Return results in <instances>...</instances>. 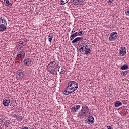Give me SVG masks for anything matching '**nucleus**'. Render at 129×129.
<instances>
[{"instance_id": "4be33fe9", "label": "nucleus", "mask_w": 129, "mask_h": 129, "mask_svg": "<svg viewBox=\"0 0 129 129\" xmlns=\"http://www.w3.org/2000/svg\"><path fill=\"white\" fill-rule=\"evenodd\" d=\"M121 69L122 70H126V69H128V66L126 64L123 65L121 67Z\"/></svg>"}, {"instance_id": "393cba45", "label": "nucleus", "mask_w": 129, "mask_h": 129, "mask_svg": "<svg viewBox=\"0 0 129 129\" xmlns=\"http://www.w3.org/2000/svg\"><path fill=\"white\" fill-rule=\"evenodd\" d=\"M69 0H61V5H65V4L68 3Z\"/></svg>"}, {"instance_id": "2f4dec72", "label": "nucleus", "mask_w": 129, "mask_h": 129, "mask_svg": "<svg viewBox=\"0 0 129 129\" xmlns=\"http://www.w3.org/2000/svg\"><path fill=\"white\" fill-rule=\"evenodd\" d=\"M22 129H28V127H23Z\"/></svg>"}, {"instance_id": "5701e85b", "label": "nucleus", "mask_w": 129, "mask_h": 129, "mask_svg": "<svg viewBox=\"0 0 129 129\" xmlns=\"http://www.w3.org/2000/svg\"><path fill=\"white\" fill-rule=\"evenodd\" d=\"M83 1V0H74V2L76 5H79V4L82 3Z\"/></svg>"}, {"instance_id": "bb28decb", "label": "nucleus", "mask_w": 129, "mask_h": 129, "mask_svg": "<svg viewBox=\"0 0 129 129\" xmlns=\"http://www.w3.org/2000/svg\"><path fill=\"white\" fill-rule=\"evenodd\" d=\"M16 118L19 121H21L22 120L23 118H22V117L20 116H17Z\"/></svg>"}, {"instance_id": "f704fd0d", "label": "nucleus", "mask_w": 129, "mask_h": 129, "mask_svg": "<svg viewBox=\"0 0 129 129\" xmlns=\"http://www.w3.org/2000/svg\"><path fill=\"white\" fill-rule=\"evenodd\" d=\"M124 102H125V103H126V102H127V100H125V101H124Z\"/></svg>"}, {"instance_id": "9d476101", "label": "nucleus", "mask_w": 129, "mask_h": 129, "mask_svg": "<svg viewBox=\"0 0 129 129\" xmlns=\"http://www.w3.org/2000/svg\"><path fill=\"white\" fill-rule=\"evenodd\" d=\"M24 64L26 66H29L32 64V58H27L26 59L24 60Z\"/></svg>"}, {"instance_id": "f8f14e48", "label": "nucleus", "mask_w": 129, "mask_h": 129, "mask_svg": "<svg viewBox=\"0 0 129 129\" xmlns=\"http://www.w3.org/2000/svg\"><path fill=\"white\" fill-rule=\"evenodd\" d=\"M11 100L10 99H6L3 101V104L4 106H9Z\"/></svg>"}, {"instance_id": "ddd939ff", "label": "nucleus", "mask_w": 129, "mask_h": 129, "mask_svg": "<svg viewBox=\"0 0 129 129\" xmlns=\"http://www.w3.org/2000/svg\"><path fill=\"white\" fill-rule=\"evenodd\" d=\"M7 30V24H0V32H5Z\"/></svg>"}, {"instance_id": "72a5a7b5", "label": "nucleus", "mask_w": 129, "mask_h": 129, "mask_svg": "<svg viewBox=\"0 0 129 129\" xmlns=\"http://www.w3.org/2000/svg\"><path fill=\"white\" fill-rule=\"evenodd\" d=\"M64 73H63V71H61L60 72V74H63Z\"/></svg>"}, {"instance_id": "423d86ee", "label": "nucleus", "mask_w": 129, "mask_h": 129, "mask_svg": "<svg viewBox=\"0 0 129 129\" xmlns=\"http://www.w3.org/2000/svg\"><path fill=\"white\" fill-rule=\"evenodd\" d=\"M126 54V49L125 47H121L119 49V57H123Z\"/></svg>"}, {"instance_id": "f257e3e1", "label": "nucleus", "mask_w": 129, "mask_h": 129, "mask_svg": "<svg viewBox=\"0 0 129 129\" xmlns=\"http://www.w3.org/2000/svg\"><path fill=\"white\" fill-rule=\"evenodd\" d=\"M77 88H78V84L75 81H70L68 83V86L64 91V94L65 95H69L73 92H74Z\"/></svg>"}, {"instance_id": "cd10ccee", "label": "nucleus", "mask_w": 129, "mask_h": 129, "mask_svg": "<svg viewBox=\"0 0 129 129\" xmlns=\"http://www.w3.org/2000/svg\"><path fill=\"white\" fill-rule=\"evenodd\" d=\"M75 107H76V109H77V110H78V109H79V108H80V105H75Z\"/></svg>"}, {"instance_id": "39448f33", "label": "nucleus", "mask_w": 129, "mask_h": 129, "mask_svg": "<svg viewBox=\"0 0 129 129\" xmlns=\"http://www.w3.org/2000/svg\"><path fill=\"white\" fill-rule=\"evenodd\" d=\"M117 37H118V35L117 34V32H112L110 34V36L109 38V41H115L117 39Z\"/></svg>"}, {"instance_id": "c9c22d12", "label": "nucleus", "mask_w": 129, "mask_h": 129, "mask_svg": "<svg viewBox=\"0 0 129 129\" xmlns=\"http://www.w3.org/2000/svg\"><path fill=\"white\" fill-rule=\"evenodd\" d=\"M30 91V90H27V92H29Z\"/></svg>"}, {"instance_id": "c756f323", "label": "nucleus", "mask_w": 129, "mask_h": 129, "mask_svg": "<svg viewBox=\"0 0 129 129\" xmlns=\"http://www.w3.org/2000/svg\"><path fill=\"white\" fill-rule=\"evenodd\" d=\"M75 35H76V36H77H77H78V32H75V33H74Z\"/></svg>"}, {"instance_id": "7c9ffc66", "label": "nucleus", "mask_w": 129, "mask_h": 129, "mask_svg": "<svg viewBox=\"0 0 129 129\" xmlns=\"http://www.w3.org/2000/svg\"><path fill=\"white\" fill-rule=\"evenodd\" d=\"M107 129H112V127H111V126H107Z\"/></svg>"}, {"instance_id": "6e6552de", "label": "nucleus", "mask_w": 129, "mask_h": 129, "mask_svg": "<svg viewBox=\"0 0 129 129\" xmlns=\"http://www.w3.org/2000/svg\"><path fill=\"white\" fill-rule=\"evenodd\" d=\"M58 65V62L56 61V60L50 61V63L47 66L48 67H51V68H54L56 69L57 68V66Z\"/></svg>"}, {"instance_id": "4468645a", "label": "nucleus", "mask_w": 129, "mask_h": 129, "mask_svg": "<svg viewBox=\"0 0 129 129\" xmlns=\"http://www.w3.org/2000/svg\"><path fill=\"white\" fill-rule=\"evenodd\" d=\"M4 4L7 7H12V3H10V0H4Z\"/></svg>"}, {"instance_id": "9b49d317", "label": "nucleus", "mask_w": 129, "mask_h": 129, "mask_svg": "<svg viewBox=\"0 0 129 129\" xmlns=\"http://www.w3.org/2000/svg\"><path fill=\"white\" fill-rule=\"evenodd\" d=\"M0 24L2 25H7V20L5 17L0 16Z\"/></svg>"}, {"instance_id": "f03ea898", "label": "nucleus", "mask_w": 129, "mask_h": 129, "mask_svg": "<svg viewBox=\"0 0 129 129\" xmlns=\"http://www.w3.org/2000/svg\"><path fill=\"white\" fill-rule=\"evenodd\" d=\"M79 47L81 53H84L85 55L90 54L91 50L90 48H88V43L84 42L79 45Z\"/></svg>"}, {"instance_id": "4c0bfd02", "label": "nucleus", "mask_w": 129, "mask_h": 129, "mask_svg": "<svg viewBox=\"0 0 129 129\" xmlns=\"http://www.w3.org/2000/svg\"><path fill=\"white\" fill-rule=\"evenodd\" d=\"M0 123H2V121H0Z\"/></svg>"}, {"instance_id": "20e7f679", "label": "nucleus", "mask_w": 129, "mask_h": 129, "mask_svg": "<svg viewBox=\"0 0 129 129\" xmlns=\"http://www.w3.org/2000/svg\"><path fill=\"white\" fill-rule=\"evenodd\" d=\"M16 58L18 61H23L24 58H25V51L24 50L19 51L17 53Z\"/></svg>"}, {"instance_id": "a878e982", "label": "nucleus", "mask_w": 129, "mask_h": 129, "mask_svg": "<svg viewBox=\"0 0 129 129\" xmlns=\"http://www.w3.org/2000/svg\"><path fill=\"white\" fill-rule=\"evenodd\" d=\"M78 36H83V31L79 30L78 31Z\"/></svg>"}, {"instance_id": "6ab92c4d", "label": "nucleus", "mask_w": 129, "mask_h": 129, "mask_svg": "<svg viewBox=\"0 0 129 129\" xmlns=\"http://www.w3.org/2000/svg\"><path fill=\"white\" fill-rule=\"evenodd\" d=\"M121 105H122V103L120 102V101H117L115 103V107H118L119 106H121Z\"/></svg>"}, {"instance_id": "1a4fd4ad", "label": "nucleus", "mask_w": 129, "mask_h": 129, "mask_svg": "<svg viewBox=\"0 0 129 129\" xmlns=\"http://www.w3.org/2000/svg\"><path fill=\"white\" fill-rule=\"evenodd\" d=\"M88 124H93L94 123V118L92 116H89L88 117Z\"/></svg>"}, {"instance_id": "0eeeda50", "label": "nucleus", "mask_w": 129, "mask_h": 129, "mask_svg": "<svg viewBox=\"0 0 129 129\" xmlns=\"http://www.w3.org/2000/svg\"><path fill=\"white\" fill-rule=\"evenodd\" d=\"M24 77V72L22 71L21 70H19L17 71V75L16 76V78L17 80H20V79H22Z\"/></svg>"}, {"instance_id": "aec40b11", "label": "nucleus", "mask_w": 129, "mask_h": 129, "mask_svg": "<svg viewBox=\"0 0 129 129\" xmlns=\"http://www.w3.org/2000/svg\"><path fill=\"white\" fill-rule=\"evenodd\" d=\"M54 35L52 34H50L48 36V41L51 43L52 42V40H53V38Z\"/></svg>"}, {"instance_id": "e433bc0d", "label": "nucleus", "mask_w": 129, "mask_h": 129, "mask_svg": "<svg viewBox=\"0 0 129 129\" xmlns=\"http://www.w3.org/2000/svg\"><path fill=\"white\" fill-rule=\"evenodd\" d=\"M60 71V70L59 69V68L58 69V71Z\"/></svg>"}, {"instance_id": "b1692460", "label": "nucleus", "mask_w": 129, "mask_h": 129, "mask_svg": "<svg viewBox=\"0 0 129 129\" xmlns=\"http://www.w3.org/2000/svg\"><path fill=\"white\" fill-rule=\"evenodd\" d=\"M77 111L75 106L72 107L71 108L72 112H76Z\"/></svg>"}, {"instance_id": "412c9836", "label": "nucleus", "mask_w": 129, "mask_h": 129, "mask_svg": "<svg viewBox=\"0 0 129 129\" xmlns=\"http://www.w3.org/2000/svg\"><path fill=\"white\" fill-rule=\"evenodd\" d=\"M76 37V35L74 33H72L70 37V41H73Z\"/></svg>"}, {"instance_id": "58836bf2", "label": "nucleus", "mask_w": 129, "mask_h": 129, "mask_svg": "<svg viewBox=\"0 0 129 129\" xmlns=\"http://www.w3.org/2000/svg\"><path fill=\"white\" fill-rule=\"evenodd\" d=\"M30 129H34V128H31Z\"/></svg>"}, {"instance_id": "2eb2a0df", "label": "nucleus", "mask_w": 129, "mask_h": 129, "mask_svg": "<svg viewBox=\"0 0 129 129\" xmlns=\"http://www.w3.org/2000/svg\"><path fill=\"white\" fill-rule=\"evenodd\" d=\"M10 124H11V121L9 120H6L4 122V125H5V126H6V127H9V126H10Z\"/></svg>"}, {"instance_id": "a211bd4d", "label": "nucleus", "mask_w": 129, "mask_h": 129, "mask_svg": "<svg viewBox=\"0 0 129 129\" xmlns=\"http://www.w3.org/2000/svg\"><path fill=\"white\" fill-rule=\"evenodd\" d=\"M19 45H23V46H25V45H27V41L25 40H21V41L19 42Z\"/></svg>"}, {"instance_id": "c85d7f7f", "label": "nucleus", "mask_w": 129, "mask_h": 129, "mask_svg": "<svg viewBox=\"0 0 129 129\" xmlns=\"http://www.w3.org/2000/svg\"><path fill=\"white\" fill-rule=\"evenodd\" d=\"M113 2V0H108L107 3L108 5H111Z\"/></svg>"}, {"instance_id": "f3484780", "label": "nucleus", "mask_w": 129, "mask_h": 129, "mask_svg": "<svg viewBox=\"0 0 129 129\" xmlns=\"http://www.w3.org/2000/svg\"><path fill=\"white\" fill-rule=\"evenodd\" d=\"M80 40H81V37H77L75 39L72 40V43L74 44V43H77V42H79Z\"/></svg>"}, {"instance_id": "dca6fc26", "label": "nucleus", "mask_w": 129, "mask_h": 129, "mask_svg": "<svg viewBox=\"0 0 129 129\" xmlns=\"http://www.w3.org/2000/svg\"><path fill=\"white\" fill-rule=\"evenodd\" d=\"M47 70L48 72H50L51 74H54V68L51 67H49L47 66Z\"/></svg>"}, {"instance_id": "473e14b6", "label": "nucleus", "mask_w": 129, "mask_h": 129, "mask_svg": "<svg viewBox=\"0 0 129 129\" xmlns=\"http://www.w3.org/2000/svg\"><path fill=\"white\" fill-rule=\"evenodd\" d=\"M73 33H75V31L72 30V32H71V34H73Z\"/></svg>"}, {"instance_id": "7ed1b4c3", "label": "nucleus", "mask_w": 129, "mask_h": 129, "mask_svg": "<svg viewBox=\"0 0 129 129\" xmlns=\"http://www.w3.org/2000/svg\"><path fill=\"white\" fill-rule=\"evenodd\" d=\"M88 112H89L88 106L84 105L82 106L80 112L79 113L78 117H80V118H84L88 114Z\"/></svg>"}]
</instances>
